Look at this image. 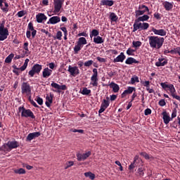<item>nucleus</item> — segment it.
Wrapping results in <instances>:
<instances>
[{"mask_svg": "<svg viewBox=\"0 0 180 180\" xmlns=\"http://www.w3.org/2000/svg\"><path fill=\"white\" fill-rule=\"evenodd\" d=\"M124 58H126V56H124V54L123 53V52L120 53V55H118L117 58H115V59H113V63H123V61L124 60Z\"/></svg>", "mask_w": 180, "mask_h": 180, "instance_id": "obj_28", "label": "nucleus"}, {"mask_svg": "<svg viewBox=\"0 0 180 180\" xmlns=\"http://www.w3.org/2000/svg\"><path fill=\"white\" fill-rule=\"evenodd\" d=\"M114 4H115V1L112 0H101V2H100V5L105 6L108 7H111Z\"/></svg>", "mask_w": 180, "mask_h": 180, "instance_id": "obj_32", "label": "nucleus"}, {"mask_svg": "<svg viewBox=\"0 0 180 180\" xmlns=\"http://www.w3.org/2000/svg\"><path fill=\"white\" fill-rule=\"evenodd\" d=\"M22 94H25L27 96L30 95L31 93L30 84L27 82L22 83Z\"/></svg>", "mask_w": 180, "mask_h": 180, "instance_id": "obj_15", "label": "nucleus"}, {"mask_svg": "<svg viewBox=\"0 0 180 180\" xmlns=\"http://www.w3.org/2000/svg\"><path fill=\"white\" fill-rule=\"evenodd\" d=\"M6 1V0H0V8H1V11H3V12L8 13V3Z\"/></svg>", "mask_w": 180, "mask_h": 180, "instance_id": "obj_24", "label": "nucleus"}, {"mask_svg": "<svg viewBox=\"0 0 180 180\" xmlns=\"http://www.w3.org/2000/svg\"><path fill=\"white\" fill-rule=\"evenodd\" d=\"M154 18H155L158 20H161V14H160V13H154L153 14Z\"/></svg>", "mask_w": 180, "mask_h": 180, "instance_id": "obj_54", "label": "nucleus"}, {"mask_svg": "<svg viewBox=\"0 0 180 180\" xmlns=\"http://www.w3.org/2000/svg\"><path fill=\"white\" fill-rule=\"evenodd\" d=\"M106 98L110 99V101H113L115 100H116V95L113 94L110 96V97H106Z\"/></svg>", "mask_w": 180, "mask_h": 180, "instance_id": "obj_64", "label": "nucleus"}, {"mask_svg": "<svg viewBox=\"0 0 180 180\" xmlns=\"http://www.w3.org/2000/svg\"><path fill=\"white\" fill-rule=\"evenodd\" d=\"M93 42L96 44H102L104 43V39H103V37H94V38L92 39Z\"/></svg>", "mask_w": 180, "mask_h": 180, "instance_id": "obj_38", "label": "nucleus"}, {"mask_svg": "<svg viewBox=\"0 0 180 180\" xmlns=\"http://www.w3.org/2000/svg\"><path fill=\"white\" fill-rule=\"evenodd\" d=\"M53 74V70L45 68L44 70H42V79H47L51 77V75Z\"/></svg>", "mask_w": 180, "mask_h": 180, "instance_id": "obj_21", "label": "nucleus"}, {"mask_svg": "<svg viewBox=\"0 0 180 180\" xmlns=\"http://www.w3.org/2000/svg\"><path fill=\"white\" fill-rule=\"evenodd\" d=\"M39 136H40V132L30 133L29 134V135H27L25 141H27V142L32 141V140H34V139L38 138Z\"/></svg>", "mask_w": 180, "mask_h": 180, "instance_id": "obj_20", "label": "nucleus"}, {"mask_svg": "<svg viewBox=\"0 0 180 180\" xmlns=\"http://www.w3.org/2000/svg\"><path fill=\"white\" fill-rule=\"evenodd\" d=\"M137 19H135L134 22H147L149 20V15H142L141 16H135Z\"/></svg>", "mask_w": 180, "mask_h": 180, "instance_id": "obj_25", "label": "nucleus"}, {"mask_svg": "<svg viewBox=\"0 0 180 180\" xmlns=\"http://www.w3.org/2000/svg\"><path fill=\"white\" fill-rule=\"evenodd\" d=\"M70 131H72L73 133L84 134V130H82V129H70Z\"/></svg>", "mask_w": 180, "mask_h": 180, "instance_id": "obj_52", "label": "nucleus"}, {"mask_svg": "<svg viewBox=\"0 0 180 180\" xmlns=\"http://www.w3.org/2000/svg\"><path fill=\"white\" fill-rule=\"evenodd\" d=\"M168 64V60L163 58H158V62L156 63H154V65H156V67L160 68V67H163Z\"/></svg>", "mask_w": 180, "mask_h": 180, "instance_id": "obj_22", "label": "nucleus"}, {"mask_svg": "<svg viewBox=\"0 0 180 180\" xmlns=\"http://www.w3.org/2000/svg\"><path fill=\"white\" fill-rule=\"evenodd\" d=\"M96 60H98L99 63H106V58H101V57H96Z\"/></svg>", "mask_w": 180, "mask_h": 180, "instance_id": "obj_57", "label": "nucleus"}, {"mask_svg": "<svg viewBox=\"0 0 180 180\" xmlns=\"http://www.w3.org/2000/svg\"><path fill=\"white\" fill-rule=\"evenodd\" d=\"M53 5L54 6L53 13H58L61 11L63 6V0H53Z\"/></svg>", "mask_w": 180, "mask_h": 180, "instance_id": "obj_13", "label": "nucleus"}, {"mask_svg": "<svg viewBox=\"0 0 180 180\" xmlns=\"http://www.w3.org/2000/svg\"><path fill=\"white\" fill-rule=\"evenodd\" d=\"M161 115L163 116V122L165 124H168L169 123V121H172V117H169V115H168V112H166V111L161 113Z\"/></svg>", "mask_w": 180, "mask_h": 180, "instance_id": "obj_27", "label": "nucleus"}, {"mask_svg": "<svg viewBox=\"0 0 180 180\" xmlns=\"http://www.w3.org/2000/svg\"><path fill=\"white\" fill-rule=\"evenodd\" d=\"M79 93L85 96H91V90L88 89L87 87L82 88V90Z\"/></svg>", "mask_w": 180, "mask_h": 180, "instance_id": "obj_35", "label": "nucleus"}, {"mask_svg": "<svg viewBox=\"0 0 180 180\" xmlns=\"http://www.w3.org/2000/svg\"><path fill=\"white\" fill-rule=\"evenodd\" d=\"M35 102H37V104H39V105H42L43 101L42 98H41L40 97H37V99H35Z\"/></svg>", "mask_w": 180, "mask_h": 180, "instance_id": "obj_58", "label": "nucleus"}, {"mask_svg": "<svg viewBox=\"0 0 180 180\" xmlns=\"http://www.w3.org/2000/svg\"><path fill=\"white\" fill-rule=\"evenodd\" d=\"M142 86L146 87V91H148L149 94H154V90L153 89L149 88L150 82L146 81V82H141Z\"/></svg>", "mask_w": 180, "mask_h": 180, "instance_id": "obj_33", "label": "nucleus"}, {"mask_svg": "<svg viewBox=\"0 0 180 180\" xmlns=\"http://www.w3.org/2000/svg\"><path fill=\"white\" fill-rule=\"evenodd\" d=\"M92 73L93 74L92 76L91 77L90 84L94 87H97V85H98V83H97V82L99 81V79H97V69H92Z\"/></svg>", "mask_w": 180, "mask_h": 180, "instance_id": "obj_12", "label": "nucleus"}, {"mask_svg": "<svg viewBox=\"0 0 180 180\" xmlns=\"http://www.w3.org/2000/svg\"><path fill=\"white\" fill-rule=\"evenodd\" d=\"M47 20V17L44 13H39L37 15H35V21L37 23H42V22L46 21Z\"/></svg>", "mask_w": 180, "mask_h": 180, "instance_id": "obj_19", "label": "nucleus"}, {"mask_svg": "<svg viewBox=\"0 0 180 180\" xmlns=\"http://www.w3.org/2000/svg\"><path fill=\"white\" fill-rule=\"evenodd\" d=\"M137 176L140 177L144 176V169L142 168H139L137 169Z\"/></svg>", "mask_w": 180, "mask_h": 180, "instance_id": "obj_47", "label": "nucleus"}, {"mask_svg": "<svg viewBox=\"0 0 180 180\" xmlns=\"http://www.w3.org/2000/svg\"><path fill=\"white\" fill-rule=\"evenodd\" d=\"M139 155L142 156V158H144L146 160H149L150 159V156L149 155V154H147V153L146 152H141V153H139Z\"/></svg>", "mask_w": 180, "mask_h": 180, "instance_id": "obj_42", "label": "nucleus"}, {"mask_svg": "<svg viewBox=\"0 0 180 180\" xmlns=\"http://www.w3.org/2000/svg\"><path fill=\"white\" fill-rule=\"evenodd\" d=\"M150 31L154 33V34L158 35V36H161V37H165L166 36V31L162 29L157 30L156 28H153L150 30Z\"/></svg>", "mask_w": 180, "mask_h": 180, "instance_id": "obj_23", "label": "nucleus"}, {"mask_svg": "<svg viewBox=\"0 0 180 180\" xmlns=\"http://www.w3.org/2000/svg\"><path fill=\"white\" fill-rule=\"evenodd\" d=\"M37 34V30L34 29V24L31 22H29V25H27V32L26 37L27 39H30V37L34 38L35 34Z\"/></svg>", "mask_w": 180, "mask_h": 180, "instance_id": "obj_9", "label": "nucleus"}, {"mask_svg": "<svg viewBox=\"0 0 180 180\" xmlns=\"http://www.w3.org/2000/svg\"><path fill=\"white\" fill-rule=\"evenodd\" d=\"M149 29V23L147 22H134V30L133 32L139 31H144Z\"/></svg>", "mask_w": 180, "mask_h": 180, "instance_id": "obj_5", "label": "nucleus"}, {"mask_svg": "<svg viewBox=\"0 0 180 180\" xmlns=\"http://www.w3.org/2000/svg\"><path fill=\"white\" fill-rule=\"evenodd\" d=\"M137 160H139V155L134 157V162L131 163L129 166V170L131 171L134 168L137 167Z\"/></svg>", "mask_w": 180, "mask_h": 180, "instance_id": "obj_34", "label": "nucleus"}, {"mask_svg": "<svg viewBox=\"0 0 180 180\" xmlns=\"http://www.w3.org/2000/svg\"><path fill=\"white\" fill-rule=\"evenodd\" d=\"M160 85L161 86V88H163V89H168V91H169V94H171L173 99L180 101V96H176V91L175 90V87L173 86V84H166L165 82H161Z\"/></svg>", "mask_w": 180, "mask_h": 180, "instance_id": "obj_3", "label": "nucleus"}, {"mask_svg": "<svg viewBox=\"0 0 180 180\" xmlns=\"http://www.w3.org/2000/svg\"><path fill=\"white\" fill-rule=\"evenodd\" d=\"M135 83H139V77L137 76H134L130 79V84L134 85Z\"/></svg>", "mask_w": 180, "mask_h": 180, "instance_id": "obj_44", "label": "nucleus"}, {"mask_svg": "<svg viewBox=\"0 0 180 180\" xmlns=\"http://www.w3.org/2000/svg\"><path fill=\"white\" fill-rule=\"evenodd\" d=\"M110 20L112 22H116V20H118V16H116L115 13H111L110 14Z\"/></svg>", "mask_w": 180, "mask_h": 180, "instance_id": "obj_43", "label": "nucleus"}, {"mask_svg": "<svg viewBox=\"0 0 180 180\" xmlns=\"http://www.w3.org/2000/svg\"><path fill=\"white\" fill-rule=\"evenodd\" d=\"M13 57H14V54L11 53L10 55H8L6 59H4V63H11V60H13Z\"/></svg>", "mask_w": 180, "mask_h": 180, "instance_id": "obj_41", "label": "nucleus"}, {"mask_svg": "<svg viewBox=\"0 0 180 180\" xmlns=\"http://www.w3.org/2000/svg\"><path fill=\"white\" fill-rule=\"evenodd\" d=\"M172 51H174L175 54H179V56H180V47H176Z\"/></svg>", "mask_w": 180, "mask_h": 180, "instance_id": "obj_61", "label": "nucleus"}, {"mask_svg": "<svg viewBox=\"0 0 180 180\" xmlns=\"http://www.w3.org/2000/svg\"><path fill=\"white\" fill-rule=\"evenodd\" d=\"M53 94H49V95L46 96V107L50 108L51 104L53 103Z\"/></svg>", "mask_w": 180, "mask_h": 180, "instance_id": "obj_30", "label": "nucleus"}, {"mask_svg": "<svg viewBox=\"0 0 180 180\" xmlns=\"http://www.w3.org/2000/svg\"><path fill=\"white\" fill-rule=\"evenodd\" d=\"M25 15H27V12L25 11H20L17 13V16H18V18H22L25 16Z\"/></svg>", "mask_w": 180, "mask_h": 180, "instance_id": "obj_50", "label": "nucleus"}, {"mask_svg": "<svg viewBox=\"0 0 180 180\" xmlns=\"http://www.w3.org/2000/svg\"><path fill=\"white\" fill-rule=\"evenodd\" d=\"M148 39H149V47L155 50L161 49L162 44L165 43V38L161 37L149 36Z\"/></svg>", "mask_w": 180, "mask_h": 180, "instance_id": "obj_1", "label": "nucleus"}, {"mask_svg": "<svg viewBox=\"0 0 180 180\" xmlns=\"http://www.w3.org/2000/svg\"><path fill=\"white\" fill-rule=\"evenodd\" d=\"M151 110L150 108H147L146 110H144V115L148 116L149 115H150Z\"/></svg>", "mask_w": 180, "mask_h": 180, "instance_id": "obj_62", "label": "nucleus"}, {"mask_svg": "<svg viewBox=\"0 0 180 180\" xmlns=\"http://www.w3.org/2000/svg\"><path fill=\"white\" fill-rule=\"evenodd\" d=\"M48 67H49V68H48V69H49L51 70H53L55 67H56V66H55L54 63H49V64H48Z\"/></svg>", "mask_w": 180, "mask_h": 180, "instance_id": "obj_56", "label": "nucleus"}, {"mask_svg": "<svg viewBox=\"0 0 180 180\" xmlns=\"http://www.w3.org/2000/svg\"><path fill=\"white\" fill-rule=\"evenodd\" d=\"M91 151H88L84 154L77 153V160L80 161H84L86 160L89 156H91Z\"/></svg>", "mask_w": 180, "mask_h": 180, "instance_id": "obj_17", "label": "nucleus"}, {"mask_svg": "<svg viewBox=\"0 0 180 180\" xmlns=\"http://www.w3.org/2000/svg\"><path fill=\"white\" fill-rule=\"evenodd\" d=\"M111 89H113V93L117 94L120 91V86L114 82H111L110 85H108Z\"/></svg>", "mask_w": 180, "mask_h": 180, "instance_id": "obj_31", "label": "nucleus"}, {"mask_svg": "<svg viewBox=\"0 0 180 180\" xmlns=\"http://www.w3.org/2000/svg\"><path fill=\"white\" fill-rule=\"evenodd\" d=\"M135 92V87L134 86H129L127 88V90L123 91L122 93V98H124L128 94H131V93Z\"/></svg>", "mask_w": 180, "mask_h": 180, "instance_id": "obj_26", "label": "nucleus"}, {"mask_svg": "<svg viewBox=\"0 0 180 180\" xmlns=\"http://www.w3.org/2000/svg\"><path fill=\"white\" fill-rule=\"evenodd\" d=\"M30 61V60H28V58L25 59V62L23 63V65H22V67L20 68H16V65H13L12 66V68H13V73L15 74V75H20V72H23L25 71V70L27 69V66L28 65V62Z\"/></svg>", "mask_w": 180, "mask_h": 180, "instance_id": "obj_11", "label": "nucleus"}, {"mask_svg": "<svg viewBox=\"0 0 180 180\" xmlns=\"http://www.w3.org/2000/svg\"><path fill=\"white\" fill-rule=\"evenodd\" d=\"M142 43L140 41H134L132 42V46L134 48H139L141 47Z\"/></svg>", "mask_w": 180, "mask_h": 180, "instance_id": "obj_45", "label": "nucleus"}, {"mask_svg": "<svg viewBox=\"0 0 180 180\" xmlns=\"http://www.w3.org/2000/svg\"><path fill=\"white\" fill-rule=\"evenodd\" d=\"M89 36H90L91 39L99 37V30H97L96 29L92 30V31H91V33L89 34Z\"/></svg>", "mask_w": 180, "mask_h": 180, "instance_id": "obj_40", "label": "nucleus"}, {"mask_svg": "<svg viewBox=\"0 0 180 180\" xmlns=\"http://www.w3.org/2000/svg\"><path fill=\"white\" fill-rule=\"evenodd\" d=\"M77 37H89V35H88L87 33H85V32L79 33V34H77Z\"/></svg>", "mask_w": 180, "mask_h": 180, "instance_id": "obj_60", "label": "nucleus"}, {"mask_svg": "<svg viewBox=\"0 0 180 180\" xmlns=\"http://www.w3.org/2000/svg\"><path fill=\"white\" fill-rule=\"evenodd\" d=\"M163 8H165V11H170L173 8V4L168 1H165L163 2Z\"/></svg>", "mask_w": 180, "mask_h": 180, "instance_id": "obj_36", "label": "nucleus"}, {"mask_svg": "<svg viewBox=\"0 0 180 180\" xmlns=\"http://www.w3.org/2000/svg\"><path fill=\"white\" fill-rule=\"evenodd\" d=\"M68 72L72 77H77V75L80 74V70H78L77 66L68 65Z\"/></svg>", "mask_w": 180, "mask_h": 180, "instance_id": "obj_16", "label": "nucleus"}, {"mask_svg": "<svg viewBox=\"0 0 180 180\" xmlns=\"http://www.w3.org/2000/svg\"><path fill=\"white\" fill-rule=\"evenodd\" d=\"M60 22H61V20H60V17L53 16V17H51V18H49V21H48V24L56 25Z\"/></svg>", "mask_w": 180, "mask_h": 180, "instance_id": "obj_29", "label": "nucleus"}, {"mask_svg": "<svg viewBox=\"0 0 180 180\" xmlns=\"http://www.w3.org/2000/svg\"><path fill=\"white\" fill-rule=\"evenodd\" d=\"M51 87L54 88V89L57 90H53V92L54 93H60V90L61 91H65L66 90V85H60L58 84L56 82H52L51 83Z\"/></svg>", "mask_w": 180, "mask_h": 180, "instance_id": "obj_14", "label": "nucleus"}, {"mask_svg": "<svg viewBox=\"0 0 180 180\" xmlns=\"http://www.w3.org/2000/svg\"><path fill=\"white\" fill-rule=\"evenodd\" d=\"M109 106V98L103 100V103H101V108H99L98 113L101 114L104 112V110H106L108 107Z\"/></svg>", "mask_w": 180, "mask_h": 180, "instance_id": "obj_18", "label": "nucleus"}, {"mask_svg": "<svg viewBox=\"0 0 180 180\" xmlns=\"http://www.w3.org/2000/svg\"><path fill=\"white\" fill-rule=\"evenodd\" d=\"M84 176H85V178H89V179L91 180H94L96 179V175L91 172L84 173Z\"/></svg>", "mask_w": 180, "mask_h": 180, "instance_id": "obj_39", "label": "nucleus"}, {"mask_svg": "<svg viewBox=\"0 0 180 180\" xmlns=\"http://www.w3.org/2000/svg\"><path fill=\"white\" fill-rule=\"evenodd\" d=\"M146 13H148V15H150L149 8L146 6L144 4H140L137 9H135V17L141 16Z\"/></svg>", "mask_w": 180, "mask_h": 180, "instance_id": "obj_7", "label": "nucleus"}, {"mask_svg": "<svg viewBox=\"0 0 180 180\" xmlns=\"http://www.w3.org/2000/svg\"><path fill=\"white\" fill-rule=\"evenodd\" d=\"M9 36V32L8 28L4 27V20L1 21L0 23V41H4L8 39Z\"/></svg>", "mask_w": 180, "mask_h": 180, "instance_id": "obj_6", "label": "nucleus"}, {"mask_svg": "<svg viewBox=\"0 0 180 180\" xmlns=\"http://www.w3.org/2000/svg\"><path fill=\"white\" fill-rule=\"evenodd\" d=\"M20 146L18 141H8L7 143L3 144L0 147V151L3 152H11L13 149H16Z\"/></svg>", "mask_w": 180, "mask_h": 180, "instance_id": "obj_2", "label": "nucleus"}, {"mask_svg": "<svg viewBox=\"0 0 180 180\" xmlns=\"http://www.w3.org/2000/svg\"><path fill=\"white\" fill-rule=\"evenodd\" d=\"M14 172L16 174H25V169L23 168H20L18 169H15Z\"/></svg>", "mask_w": 180, "mask_h": 180, "instance_id": "obj_48", "label": "nucleus"}, {"mask_svg": "<svg viewBox=\"0 0 180 180\" xmlns=\"http://www.w3.org/2000/svg\"><path fill=\"white\" fill-rule=\"evenodd\" d=\"M63 35L65 36V33L62 34V33H61V31H58V32H56V37L54 38V39H58V40L61 41V37H62Z\"/></svg>", "mask_w": 180, "mask_h": 180, "instance_id": "obj_46", "label": "nucleus"}, {"mask_svg": "<svg viewBox=\"0 0 180 180\" xmlns=\"http://www.w3.org/2000/svg\"><path fill=\"white\" fill-rule=\"evenodd\" d=\"M23 50H25V52H28V42L23 43Z\"/></svg>", "mask_w": 180, "mask_h": 180, "instance_id": "obj_63", "label": "nucleus"}, {"mask_svg": "<svg viewBox=\"0 0 180 180\" xmlns=\"http://www.w3.org/2000/svg\"><path fill=\"white\" fill-rule=\"evenodd\" d=\"M125 60L126 65L139 64V60L131 57L127 58V60Z\"/></svg>", "mask_w": 180, "mask_h": 180, "instance_id": "obj_37", "label": "nucleus"}, {"mask_svg": "<svg viewBox=\"0 0 180 180\" xmlns=\"http://www.w3.org/2000/svg\"><path fill=\"white\" fill-rule=\"evenodd\" d=\"M73 166V161L66 162V166L65 167V169H67Z\"/></svg>", "mask_w": 180, "mask_h": 180, "instance_id": "obj_53", "label": "nucleus"}, {"mask_svg": "<svg viewBox=\"0 0 180 180\" xmlns=\"http://www.w3.org/2000/svg\"><path fill=\"white\" fill-rule=\"evenodd\" d=\"M158 105H160L161 107H164L166 105V103L165 102V99H161L159 103H158Z\"/></svg>", "mask_w": 180, "mask_h": 180, "instance_id": "obj_59", "label": "nucleus"}, {"mask_svg": "<svg viewBox=\"0 0 180 180\" xmlns=\"http://www.w3.org/2000/svg\"><path fill=\"white\" fill-rule=\"evenodd\" d=\"M18 112H21L22 117L25 118H30L32 120L35 119V115H34V112L30 110V109H25V107L20 106L18 107Z\"/></svg>", "mask_w": 180, "mask_h": 180, "instance_id": "obj_4", "label": "nucleus"}, {"mask_svg": "<svg viewBox=\"0 0 180 180\" xmlns=\"http://www.w3.org/2000/svg\"><path fill=\"white\" fill-rule=\"evenodd\" d=\"M83 64L85 68H89L91 67L92 64H94V62L92 60H87L85 63L83 62Z\"/></svg>", "mask_w": 180, "mask_h": 180, "instance_id": "obj_49", "label": "nucleus"}, {"mask_svg": "<svg viewBox=\"0 0 180 180\" xmlns=\"http://www.w3.org/2000/svg\"><path fill=\"white\" fill-rule=\"evenodd\" d=\"M85 44H87V39H85L84 37L79 38V41H77V45L73 47V52H75V54H78V52L80 51Z\"/></svg>", "mask_w": 180, "mask_h": 180, "instance_id": "obj_8", "label": "nucleus"}, {"mask_svg": "<svg viewBox=\"0 0 180 180\" xmlns=\"http://www.w3.org/2000/svg\"><path fill=\"white\" fill-rule=\"evenodd\" d=\"M29 102H30V105H32L34 108H39V105H37L38 103H35L34 100L30 99V98H29Z\"/></svg>", "mask_w": 180, "mask_h": 180, "instance_id": "obj_55", "label": "nucleus"}, {"mask_svg": "<svg viewBox=\"0 0 180 180\" xmlns=\"http://www.w3.org/2000/svg\"><path fill=\"white\" fill-rule=\"evenodd\" d=\"M134 52L135 50L129 48V49H127V56H134Z\"/></svg>", "mask_w": 180, "mask_h": 180, "instance_id": "obj_51", "label": "nucleus"}, {"mask_svg": "<svg viewBox=\"0 0 180 180\" xmlns=\"http://www.w3.org/2000/svg\"><path fill=\"white\" fill-rule=\"evenodd\" d=\"M44 69H42V65L39 64H35L32 66V68L30 69V71H29V78L34 77V75L35 74L39 75L40 73V71H43Z\"/></svg>", "mask_w": 180, "mask_h": 180, "instance_id": "obj_10", "label": "nucleus"}]
</instances>
